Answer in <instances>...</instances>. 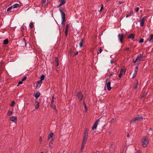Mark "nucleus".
Listing matches in <instances>:
<instances>
[{"instance_id": "f257e3e1", "label": "nucleus", "mask_w": 153, "mask_h": 153, "mask_svg": "<svg viewBox=\"0 0 153 153\" xmlns=\"http://www.w3.org/2000/svg\"><path fill=\"white\" fill-rule=\"evenodd\" d=\"M59 10L61 13L62 17L61 24L64 27L65 25L66 21L65 14L62 8L59 9Z\"/></svg>"}, {"instance_id": "f03ea898", "label": "nucleus", "mask_w": 153, "mask_h": 153, "mask_svg": "<svg viewBox=\"0 0 153 153\" xmlns=\"http://www.w3.org/2000/svg\"><path fill=\"white\" fill-rule=\"evenodd\" d=\"M142 142L143 146L144 148L146 147L149 143L148 137L146 136L143 137L142 140Z\"/></svg>"}, {"instance_id": "7ed1b4c3", "label": "nucleus", "mask_w": 153, "mask_h": 153, "mask_svg": "<svg viewBox=\"0 0 153 153\" xmlns=\"http://www.w3.org/2000/svg\"><path fill=\"white\" fill-rule=\"evenodd\" d=\"M143 120V118L142 116L140 117L139 115H138L136 117H134L131 120V123L134 122L136 120L142 121Z\"/></svg>"}, {"instance_id": "20e7f679", "label": "nucleus", "mask_w": 153, "mask_h": 153, "mask_svg": "<svg viewBox=\"0 0 153 153\" xmlns=\"http://www.w3.org/2000/svg\"><path fill=\"white\" fill-rule=\"evenodd\" d=\"M126 71V68L124 67L120 69L118 76L120 78L121 77L123 74H125Z\"/></svg>"}, {"instance_id": "39448f33", "label": "nucleus", "mask_w": 153, "mask_h": 153, "mask_svg": "<svg viewBox=\"0 0 153 153\" xmlns=\"http://www.w3.org/2000/svg\"><path fill=\"white\" fill-rule=\"evenodd\" d=\"M100 121V120L99 119H98L94 123L93 126L92 128V129L93 130H94V129H96L97 128V127L98 126V124Z\"/></svg>"}, {"instance_id": "423d86ee", "label": "nucleus", "mask_w": 153, "mask_h": 153, "mask_svg": "<svg viewBox=\"0 0 153 153\" xmlns=\"http://www.w3.org/2000/svg\"><path fill=\"white\" fill-rule=\"evenodd\" d=\"M76 96L80 100H82L83 98V96L82 94L80 92L77 93Z\"/></svg>"}, {"instance_id": "0eeeda50", "label": "nucleus", "mask_w": 153, "mask_h": 153, "mask_svg": "<svg viewBox=\"0 0 153 153\" xmlns=\"http://www.w3.org/2000/svg\"><path fill=\"white\" fill-rule=\"evenodd\" d=\"M125 36H124L123 34H119L118 35V39L120 42H123V40Z\"/></svg>"}, {"instance_id": "6e6552de", "label": "nucleus", "mask_w": 153, "mask_h": 153, "mask_svg": "<svg viewBox=\"0 0 153 153\" xmlns=\"http://www.w3.org/2000/svg\"><path fill=\"white\" fill-rule=\"evenodd\" d=\"M111 83L110 82H106L105 84V86L106 87L107 90L109 91L111 89Z\"/></svg>"}, {"instance_id": "1a4fd4ad", "label": "nucleus", "mask_w": 153, "mask_h": 153, "mask_svg": "<svg viewBox=\"0 0 153 153\" xmlns=\"http://www.w3.org/2000/svg\"><path fill=\"white\" fill-rule=\"evenodd\" d=\"M10 120L15 123H16L17 121V117L16 116H12L10 117Z\"/></svg>"}, {"instance_id": "9d476101", "label": "nucleus", "mask_w": 153, "mask_h": 153, "mask_svg": "<svg viewBox=\"0 0 153 153\" xmlns=\"http://www.w3.org/2000/svg\"><path fill=\"white\" fill-rule=\"evenodd\" d=\"M138 71V66H137L135 67V69L134 70V72L133 74V76L132 77V78H134V77H135V76H136V75H137Z\"/></svg>"}, {"instance_id": "9b49d317", "label": "nucleus", "mask_w": 153, "mask_h": 153, "mask_svg": "<svg viewBox=\"0 0 153 153\" xmlns=\"http://www.w3.org/2000/svg\"><path fill=\"white\" fill-rule=\"evenodd\" d=\"M87 135H84L83 138V140L82 144L85 145L87 142Z\"/></svg>"}, {"instance_id": "f8f14e48", "label": "nucleus", "mask_w": 153, "mask_h": 153, "mask_svg": "<svg viewBox=\"0 0 153 153\" xmlns=\"http://www.w3.org/2000/svg\"><path fill=\"white\" fill-rule=\"evenodd\" d=\"M34 106L36 109H37L39 108V103L38 101H36L35 102Z\"/></svg>"}, {"instance_id": "ddd939ff", "label": "nucleus", "mask_w": 153, "mask_h": 153, "mask_svg": "<svg viewBox=\"0 0 153 153\" xmlns=\"http://www.w3.org/2000/svg\"><path fill=\"white\" fill-rule=\"evenodd\" d=\"M69 27V25L68 24H67L66 25V27H65V35H66V36H67L68 35V28Z\"/></svg>"}, {"instance_id": "4468645a", "label": "nucleus", "mask_w": 153, "mask_h": 153, "mask_svg": "<svg viewBox=\"0 0 153 153\" xmlns=\"http://www.w3.org/2000/svg\"><path fill=\"white\" fill-rule=\"evenodd\" d=\"M51 108L53 109L56 112H57V111L56 110V107L54 103H51Z\"/></svg>"}, {"instance_id": "2eb2a0df", "label": "nucleus", "mask_w": 153, "mask_h": 153, "mask_svg": "<svg viewBox=\"0 0 153 153\" xmlns=\"http://www.w3.org/2000/svg\"><path fill=\"white\" fill-rule=\"evenodd\" d=\"M40 95V93L39 91L37 92L34 94V96L36 99H37Z\"/></svg>"}, {"instance_id": "dca6fc26", "label": "nucleus", "mask_w": 153, "mask_h": 153, "mask_svg": "<svg viewBox=\"0 0 153 153\" xmlns=\"http://www.w3.org/2000/svg\"><path fill=\"white\" fill-rule=\"evenodd\" d=\"M53 140H51L49 144V146L50 149L52 148L53 146Z\"/></svg>"}, {"instance_id": "f3484780", "label": "nucleus", "mask_w": 153, "mask_h": 153, "mask_svg": "<svg viewBox=\"0 0 153 153\" xmlns=\"http://www.w3.org/2000/svg\"><path fill=\"white\" fill-rule=\"evenodd\" d=\"M42 83L41 81H37L36 84V88L39 87L41 85V83Z\"/></svg>"}, {"instance_id": "a211bd4d", "label": "nucleus", "mask_w": 153, "mask_h": 153, "mask_svg": "<svg viewBox=\"0 0 153 153\" xmlns=\"http://www.w3.org/2000/svg\"><path fill=\"white\" fill-rule=\"evenodd\" d=\"M59 1L60 2V4L59 5V6L62 5L65 3V0H59Z\"/></svg>"}, {"instance_id": "6ab92c4d", "label": "nucleus", "mask_w": 153, "mask_h": 153, "mask_svg": "<svg viewBox=\"0 0 153 153\" xmlns=\"http://www.w3.org/2000/svg\"><path fill=\"white\" fill-rule=\"evenodd\" d=\"M148 40L150 42H151L152 41H153V34L151 35L148 38Z\"/></svg>"}, {"instance_id": "aec40b11", "label": "nucleus", "mask_w": 153, "mask_h": 153, "mask_svg": "<svg viewBox=\"0 0 153 153\" xmlns=\"http://www.w3.org/2000/svg\"><path fill=\"white\" fill-rule=\"evenodd\" d=\"M134 37V34L132 33L130 35L128 36V39H133Z\"/></svg>"}, {"instance_id": "412c9836", "label": "nucleus", "mask_w": 153, "mask_h": 153, "mask_svg": "<svg viewBox=\"0 0 153 153\" xmlns=\"http://www.w3.org/2000/svg\"><path fill=\"white\" fill-rule=\"evenodd\" d=\"M53 133H51L48 136V140H49L51 138H53Z\"/></svg>"}, {"instance_id": "4be33fe9", "label": "nucleus", "mask_w": 153, "mask_h": 153, "mask_svg": "<svg viewBox=\"0 0 153 153\" xmlns=\"http://www.w3.org/2000/svg\"><path fill=\"white\" fill-rule=\"evenodd\" d=\"M19 6V5L18 4H14L13 6V8H16Z\"/></svg>"}, {"instance_id": "5701e85b", "label": "nucleus", "mask_w": 153, "mask_h": 153, "mask_svg": "<svg viewBox=\"0 0 153 153\" xmlns=\"http://www.w3.org/2000/svg\"><path fill=\"white\" fill-rule=\"evenodd\" d=\"M141 54H139L137 56L135 60L137 61L138 60H139V59L141 57Z\"/></svg>"}, {"instance_id": "b1692460", "label": "nucleus", "mask_w": 153, "mask_h": 153, "mask_svg": "<svg viewBox=\"0 0 153 153\" xmlns=\"http://www.w3.org/2000/svg\"><path fill=\"white\" fill-rule=\"evenodd\" d=\"M8 43V40L7 39H5L3 41V44L4 45H7Z\"/></svg>"}, {"instance_id": "393cba45", "label": "nucleus", "mask_w": 153, "mask_h": 153, "mask_svg": "<svg viewBox=\"0 0 153 153\" xmlns=\"http://www.w3.org/2000/svg\"><path fill=\"white\" fill-rule=\"evenodd\" d=\"M83 39H82L79 43V45L80 47L81 48L83 45Z\"/></svg>"}, {"instance_id": "a878e982", "label": "nucleus", "mask_w": 153, "mask_h": 153, "mask_svg": "<svg viewBox=\"0 0 153 153\" xmlns=\"http://www.w3.org/2000/svg\"><path fill=\"white\" fill-rule=\"evenodd\" d=\"M29 26L30 28H33V27L34 25L33 22H31L29 24Z\"/></svg>"}, {"instance_id": "bb28decb", "label": "nucleus", "mask_w": 153, "mask_h": 153, "mask_svg": "<svg viewBox=\"0 0 153 153\" xmlns=\"http://www.w3.org/2000/svg\"><path fill=\"white\" fill-rule=\"evenodd\" d=\"M102 51V48H100L97 51V53L98 54L100 53H101Z\"/></svg>"}, {"instance_id": "cd10ccee", "label": "nucleus", "mask_w": 153, "mask_h": 153, "mask_svg": "<svg viewBox=\"0 0 153 153\" xmlns=\"http://www.w3.org/2000/svg\"><path fill=\"white\" fill-rule=\"evenodd\" d=\"M138 86V82H137L136 83V84L135 85H134V88L135 89H136L137 88Z\"/></svg>"}, {"instance_id": "c85d7f7f", "label": "nucleus", "mask_w": 153, "mask_h": 153, "mask_svg": "<svg viewBox=\"0 0 153 153\" xmlns=\"http://www.w3.org/2000/svg\"><path fill=\"white\" fill-rule=\"evenodd\" d=\"M132 14H133V12H130V13L129 14L126 15V17L128 18L129 17H130L132 15Z\"/></svg>"}, {"instance_id": "c756f323", "label": "nucleus", "mask_w": 153, "mask_h": 153, "mask_svg": "<svg viewBox=\"0 0 153 153\" xmlns=\"http://www.w3.org/2000/svg\"><path fill=\"white\" fill-rule=\"evenodd\" d=\"M45 78V75L43 74L41 76V78H40L41 80L40 81H41L42 82V81Z\"/></svg>"}, {"instance_id": "7c9ffc66", "label": "nucleus", "mask_w": 153, "mask_h": 153, "mask_svg": "<svg viewBox=\"0 0 153 153\" xmlns=\"http://www.w3.org/2000/svg\"><path fill=\"white\" fill-rule=\"evenodd\" d=\"M54 96H53L51 99V103H54Z\"/></svg>"}, {"instance_id": "2f4dec72", "label": "nucleus", "mask_w": 153, "mask_h": 153, "mask_svg": "<svg viewBox=\"0 0 153 153\" xmlns=\"http://www.w3.org/2000/svg\"><path fill=\"white\" fill-rule=\"evenodd\" d=\"M144 21H141L140 22V25L141 27H143L144 26Z\"/></svg>"}, {"instance_id": "473e14b6", "label": "nucleus", "mask_w": 153, "mask_h": 153, "mask_svg": "<svg viewBox=\"0 0 153 153\" xmlns=\"http://www.w3.org/2000/svg\"><path fill=\"white\" fill-rule=\"evenodd\" d=\"M13 8V6H11L10 7H9L7 9V11H10Z\"/></svg>"}, {"instance_id": "72a5a7b5", "label": "nucleus", "mask_w": 153, "mask_h": 153, "mask_svg": "<svg viewBox=\"0 0 153 153\" xmlns=\"http://www.w3.org/2000/svg\"><path fill=\"white\" fill-rule=\"evenodd\" d=\"M84 106L85 111H87V108L86 105V104L84 102Z\"/></svg>"}, {"instance_id": "f704fd0d", "label": "nucleus", "mask_w": 153, "mask_h": 153, "mask_svg": "<svg viewBox=\"0 0 153 153\" xmlns=\"http://www.w3.org/2000/svg\"><path fill=\"white\" fill-rule=\"evenodd\" d=\"M144 42V39L143 38H140V40L139 41V43H142Z\"/></svg>"}, {"instance_id": "c9c22d12", "label": "nucleus", "mask_w": 153, "mask_h": 153, "mask_svg": "<svg viewBox=\"0 0 153 153\" xmlns=\"http://www.w3.org/2000/svg\"><path fill=\"white\" fill-rule=\"evenodd\" d=\"M116 71H117V70L115 69V71H114V72H111L110 74V76H112V75H113L116 72Z\"/></svg>"}, {"instance_id": "e433bc0d", "label": "nucleus", "mask_w": 153, "mask_h": 153, "mask_svg": "<svg viewBox=\"0 0 153 153\" xmlns=\"http://www.w3.org/2000/svg\"><path fill=\"white\" fill-rule=\"evenodd\" d=\"M146 95L147 93L146 92H145L143 94V95L142 96V97L143 98H144L146 96Z\"/></svg>"}, {"instance_id": "4c0bfd02", "label": "nucleus", "mask_w": 153, "mask_h": 153, "mask_svg": "<svg viewBox=\"0 0 153 153\" xmlns=\"http://www.w3.org/2000/svg\"><path fill=\"white\" fill-rule=\"evenodd\" d=\"M15 102L14 101H12V102H11V106L12 107H13V105H14V104H15Z\"/></svg>"}, {"instance_id": "58836bf2", "label": "nucleus", "mask_w": 153, "mask_h": 153, "mask_svg": "<svg viewBox=\"0 0 153 153\" xmlns=\"http://www.w3.org/2000/svg\"><path fill=\"white\" fill-rule=\"evenodd\" d=\"M46 2V0H42V4H44Z\"/></svg>"}, {"instance_id": "ea45409f", "label": "nucleus", "mask_w": 153, "mask_h": 153, "mask_svg": "<svg viewBox=\"0 0 153 153\" xmlns=\"http://www.w3.org/2000/svg\"><path fill=\"white\" fill-rule=\"evenodd\" d=\"M139 9L138 7H137L135 8V11L136 12H137L139 11Z\"/></svg>"}, {"instance_id": "a19ab883", "label": "nucleus", "mask_w": 153, "mask_h": 153, "mask_svg": "<svg viewBox=\"0 0 153 153\" xmlns=\"http://www.w3.org/2000/svg\"><path fill=\"white\" fill-rule=\"evenodd\" d=\"M55 61L56 62V63L59 62L58 59L57 57H56L55 58Z\"/></svg>"}, {"instance_id": "79ce46f5", "label": "nucleus", "mask_w": 153, "mask_h": 153, "mask_svg": "<svg viewBox=\"0 0 153 153\" xmlns=\"http://www.w3.org/2000/svg\"><path fill=\"white\" fill-rule=\"evenodd\" d=\"M146 18V16L143 17L142 19H141V21H144Z\"/></svg>"}, {"instance_id": "37998d69", "label": "nucleus", "mask_w": 153, "mask_h": 153, "mask_svg": "<svg viewBox=\"0 0 153 153\" xmlns=\"http://www.w3.org/2000/svg\"><path fill=\"white\" fill-rule=\"evenodd\" d=\"M12 114V111H9L7 113V114L8 115L10 116Z\"/></svg>"}, {"instance_id": "c03bdc74", "label": "nucleus", "mask_w": 153, "mask_h": 153, "mask_svg": "<svg viewBox=\"0 0 153 153\" xmlns=\"http://www.w3.org/2000/svg\"><path fill=\"white\" fill-rule=\"evenodd\" d=\"M143 57H142L140 58V59H139V61H142L143 60Z\"/></svg>"}, {"instance_id": "a18cd8bd", "label": "nucleus", "mask_w": 153, "mask_h": 153, "mask_svg": "<svg viewBox=\"0 0 153 153\" xmlns=\"http://www.w3.org/2000/svg\"><path fill=\"white\" fill-rule=\"evenodd\" d=\"M103 9V5L102 4H101V7L100 9V11L102 10Z\"/></svg>"}, {"instance_id": "49530a36", "label": "nucleus", "mask_w": 153, "mask_h": 153, "mask_svg": "<svg viewBox=\"0 0 153 153\" xmlns=\"http://www.w3.org/2000/svg\"><path fill=\"white\" fill-rule=\"evenodd\" d=\"M26 76H25L22 79V81H24L25 80H26Z\"/></svg>"}, {"instance_id": "de8ad7c7", "label": "nucleus", "mask_w": 153, "mask_h": 153, "mask_svg": "<svg viewBox=\"0 0 153 153\" xmlns=\"http://www.w3.org/2000/svg\"><path fill=\"white\" fill-rule=\"evenodd\" d=\"M23 83V81H20L19 83H18V84L17 85V86H18L19 85H20V84H22Z\"/></svg>"}, {"instance_id": "09e8293b", "label": "nucleus", "mask_w": 153, "mask_h": 153, "mask_svg": "<svg viewBox=\"0 0 153 153\" xmlns=\"http://www.w3.org/2000/svg\"><path fill=\"white\" fill-rule=\"evenodd\" d=\"M88 131H85V135H88Z\"/></svg>"}, {"instance_id": "8fccbe9b", "label": "nucleus", "mask_w": 153, "mask_h": 153, "mask_svg": "<svg viewBox=\"0 0 153 153\" xmlns=\"http://www.w3.org/2000/svg\"><path fill=\"white\" fill-rule=\"evenodd\" d=\"M85 145H84V144H82V147H81V148H82V149H84Z\"/></svg>"}, {"instance_id": "3c124183", "label": "nucleus", "mask_w": 153, "mask_h": 153, "mask_svg": "<svg viewBox=\"0 0 153 153\" xmlns=\"http://www.w3.org/2000/svg\"><path fill=\"white\" fill-rule=\"evenodd\" d=\"M114 119H112L111 121V123L114 122Z\"/></svg>"}, {"instance_id": "603ef678", "label": "nucleus", "mask_w": 153, "mask_h": 153, "mask_svg": "<svg viewBox=\"0 0 153 153\" xmlns=\"http://www.w3.org/2000/svg\"><path fill=\"white\" fill-rule=\"evenodd\" d=\"M137 62V61L135 60H134V59L133 61V62L134 63H136Z\"/></svg>"}, {"instance_id": "864d4df0", "label": "nucleus", "mask_w": 153, "mask_h": 153, "mask_svg": "<svg viewBox=\"0 0 153 153\" xmlns=\"http://www.w3.org/2000/svg\"><path fill=\"white\" fill-rule=\"evenodd\" d=\"M129 49V48H126L125 49V50H128Z\"/></svg>"}, {"instance_id": "5fc2aeb1", "label": "nucleus", "mask_w": 153, "mask_h": 153, "mask_svg": "<svg viewBox=\"0 0 153 153\" xmlns=\"http://www.w3.org/2000/svg\"><path fill=\"white\" fill-rule=\"evenodd\" d=\"M59 65V62H56V66H58Z\"/></svg>"}, {"instance_id": "6e6d98bb", "label": "nucleus", "mask_w": 153, "mask_h": 153, "mask_svg": "<svg viewBox=\"0 0 153 153\" xmlns=\"http://www.w3.org/2000/svg\"><path fill=\"white\" fill-rule=\"evenodd\" d=\"M78 51H77V52L74 55H75V56L76 55H77V54H78Z\"/></svg>"}, {"instance_id": "4d7b16f0", "label": "nucleus", "mask_w": 153, "mask_h": 153, "mask_svg": "<svg viewBox=\"0 0 153 153\" xmlns=\"http://www.w3.org/2000/svg\"><path fill=\"white\" fill-rule=\"evenodd\" d=\"M137 153H140V152L139 150H137Z\"/></svg>"}, {"instance_id": "13d9d810", "label": "nucleus", "mask_w": 153, "mask_h": 153, "mask_svg": "<svg viewBox=\"0 0 153 153\" xmlns=\"http://www.w3.org/2000/svg\"><path fill=\"white\" fill-rule=\"evenodd\" d=\"M127 137H130V135L129 134H127Z\"/></svg>"}, {"instance_id": "bf43d9fd", "label": "nucleus", "mask_w": 153, "mask_h": 153, "mask_svg": "<svg viewBox=\"0 0 153 153\" xmlns=\"http://www.w3.org/2000/svg\"><path fill=\"white\" fill-rule=\"evenodd\" d=\"M123 3V2H119V4H121Z\"/></svg>"}, {"instance_id": "052dcab7", "label": "nucleus", "mask_w": 153, "mask_h": 153, "mask_svg": "<svg viewBox=\"0 0 153 153\" xmlns=\"http://www.w3.org/2000/svg\"><path fill=\"white\" fill-rule=\"evenodd\" d=\"M83 149H82V148H81V152H82V151H83Z\"/></svg>"}, {"instance_id": "680f3d73", "label": "nucleus", "mask_w": 153, "mask_h": 153, "mask_svg": "<svg viewBox=\"0 0 153 153\" xmlns=\"http://www.w3.org/2000/svg\"><path fill=\"white\" fill-rule=\"evenodd\" d=\"M110 1H111V0H106V1L107 2H108Z\"/></svg>"}, {"instance_id": "e2e57ef3", "label": "nucleus", "mask_w": 153, "mask_h": 153, "mask_svg": "<svg viewBox=\"0 0 153 153\" xmlns=\"http://www.w3.org/2000/svg\"><path fill=\"white\" fill-rule=\"evenodd\" d=\"M40 141H41V142L42 141V139H41V137H40Z\"/></svg>"}, {"instance_id": "0e129e2a", "label": "nucleus", "mask_w": 153, "mask_h": 153, "mask_svg": "<svg viewBox=\"0 0 153 153\" xmlns=\"http://www.w3.org/2000/svg\"><path fill=\"white\" fill-rule=\"evenodd\" d=\"M111 63H113V62H112V60H111Z\"/></svg>"}, {"instance_id": "69168bd1", "label": "nucleus", "mask_w": 153, "mask_h": 153, "mask_svg": "<svg viewBox=\"0 0 153 153\" xmlns=\"http://www.w3.org/2000/svg\"><path fill=\"white\" fill-rule=\"evenodd\" d=\"M41 153H43V152H42Z\"/></svg>"}, {"instance_id": "338daca9", "label": "nucleus", "mask_w": 153, "mask_h": 153, "mask_svg": "<svg viewBox=\"0 0 153 153\" xmlns=\"http://www.w3.org/2000/svg\"><path fill=\"white\" fill-rule=\"evenodd\" d=\"M97 153H99V152H97Z\"/></svg>"}]
</instances>
